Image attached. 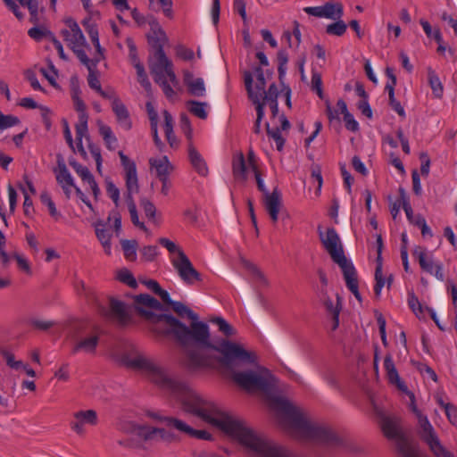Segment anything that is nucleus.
<instances>
[{
	"mask_svg": "<svg viewBox=\"0 0 457 457\" xmlns=\"http://www.w3.org/2000/svg\"><path fill=\"white\" fill-rule=\"evenodd\" d=\"M66 22L71 30L66 29L62 30V35L64 37V40L70 44L87 45L86 38L78 23L72 19H69Z\"/></svg>",
	"mask_w": 457,
	"mask_h": 457,
	"instance_id": "20",
	"label": "nucleus"
},
{
	"mask_svg": "<svg viewBox=\"0 0 457 457\" xmlns=\"http://www.w3.org/2000/svg\"><path fill=\"white\" fill-rule=\"evenodd\" d=\"M134 301L136 303V309L141 315L143 314L139 312V309L144 310L141 308V306L149 307L157 311H162L163 309L162 304L157 299L148 294H140L136 295Z\"/></svg>",
	"mask_w": 457,
	"mask_h": 457,
	"instance_id": "28",
	"label": "nucleus"
},
{
	"mask_svg": "<svg viewBox=\"0 0 457 457\" xmlns=\"http://www.w3.org/2000/svg\"><path fill=\"white\" fill-rule=\"evenodd\" d=\"M253 171L254 172V177L257 184V188L263 194V196L270 194L269 190L264 185L263 179L262 178V174L259 171L256 164H253Z\"/></svg>",
	"mask_w": 457,
	"mask_h": 457,
	"instance_id": "62",
	"label": "nucleus"
},
{
	"mask_svg": "<svg viewBox=\"0 0 457 457\" xmlns=\"http://www.w3.org/2000/svg\"><path fill=\"white\" fill-rule=\"evenodd\" d=\"M385 89L388 92L389 105L399 116L405 117V111L401 103L395 97V88L391 85H386Z\"/></svg>",
	"mask_w": 457,
	"mask_h": 457,
	"instance_id": "40",
	"label": "nucleus"
},
{
	"mask_svg": "<svg viewBox=\"0 0 457 457\" xmlns=\"http://www.w3.org/2000/svg\"><path fill=\"white\" fill-rule=\"evenodd\" d=\"M140 205L142 206L145 216L149 220H154L155 217V213H156V208H155L154 204L148 199L142 198L140 201Z\"/></svg>",
	"mask_w": 457,
	"mask_h": 457,
	"instance_id": "58",
	"label": "nucleus"
},
{
	"mask_svg": "<svg viewBox=\"0 0 457 457\" xmlns=\"http://www.w3.org/2000/svg\"><path fill=\"white\" fill-rule=\"evenodd\" d=\"M30 324L34 328L45 331L51 328L54 325V322L50 320L32 319L30 320Z\"/></svg>",
	"mask_w": 457,
	"mask_h": 457,
	"instance_id": "63",
	"label": "nucleus"
},
{
	"mask_svg": "<svg viewBox=\"0 0 457 457\" xmlns=\"http://www.w3.org/2000/svg\"><path fill=\"white\" fill-rule=\"evenodd\" d=\"M278 79L283 83L286 75L287 64L288 62V54L286 50H279L277 54Z\"/></svg>",
	"mask_w": 457,
	"mask_h": 457,
	"instance_id": "41",
	"label": "nucleus"
},
{
	"mask_svg": "<svg viewBox=\"0 0 457 457\" xmlns=\"http://www.w3.org/2000/svg\"><path fill=\"white\" fill-rule=\"evenodd\" d=\"M377 258H376V270H375V280L376 284L374 286V293L377 297H378L381 294L382 287L385 285V278L382 274V267H383V258H382V251H383V239L381 235H377Z\"/></svg>",
	"mask_w": 457,
	"mask_h": 457,
	"instance_id": "14",
	"label": "nucleus"
},
{
	"mask_svg": "<svg viewBox=\"0 0 457 457\" xmlns=\"http://www.w3.org/2000/svg\"><path fill=\"white\" fill-rule=\"evenodd\" d=\"M119 156L121 166L125 171V183L127 188L125 200L128 204V209L137 208L133 198V194L139 191L136 163L124 154L122 151L119 152Z\"/></svg>",
	"mask_w": 457,
	"mask_h": 457,
	"instance_id": "7",
	"label": "nucleus"
},
{
	"mask_svg": "<svg viewBox=\"0 0 457 457\" xmlns=\"http://www.w3.org/2000/svg\"><path fill=\"white\" fill-rule=\"evenodd\" d=\"M110 308L112 313L119 320L120 323L125 324L129 320V315L123 302L112 299L110 303Z\"/></svg>",
	"mask_w": 457,
	"mask_h": 457,
	"instance_id": "31",
	"label": "nucleus"
},
{
	"mask_svg": "<svg viewBox=\"0 0 457 457\" xmlns=\"http://www.w3.org/2000/svg\"><path fill=\"white\" fill-rule=\"evenodd\" d=\"M325 104H326V114L328 116L329 122L332 123L334 120H336L338 124H340L339 114L341 112H340L339 108L337 107V110H334L330 104L329 100H328V99L325 101Z\"/></svg>",
	"mask_w": 457,
	"mask_h": 457,
	"instance_id": "60",
	"label": "nucleus"
},
{
	"mask_svg": "<svg viewBox=\"0 0 457 457\" xmlns=\"http://www.w3.org/2000/svg\"><path fill=\"white\" fill-rule=\"evenodd\" d=\"M149 164L152 169L155 170L156 177L159 179L169 178L174 170L173 165L169 162L167 156H162V158H151L149 160Z\"/></svg>",
	"mask_w": 457,
	"mask_h": 457,
	"instance_id": "22",
	"label": "nucleus"
},
{
	"mask_svg": "<svg viewBox=\"0 0 457 457\" xmlns=\"http://www.w3.org/2000/svg\"><path fill=\"white\" fill-rule=\"evenodd\" d=\"M161 421H163L167 427L177 429L179 432L185 433L189 436L190 432L193 431V428L187 425L181 420H179L174 417H161L159 418Z\"/></svg>",
	"mask_w": 457,
	"mask_h": 457,
	"instance_id": "33",
	"label": "nucleus"
},
{
	"mask_svg": "<svg viewBox=\"0 0 457 457\" xmlns=\"http://www.w3.org/2000/svg\"><path fill=\"white\" fill-rule=\"evenodd\" d=\"M375 413L384 436L394 442L395 451L400 457H421L418 445L403 431L398 416L387 414L377 407Z\"/></svg>",
	"mask_w": 457,
	"mask_h": 457,
	"instance_id": "3",
	"label": "nucleus"
},
{
	"mask_svg": "<svg viewBox=\"0 0 457 457\" xmlns=\"http://www.w3.org/2000/svg\"><path fill=\"white\" fill-rule=\"evenodd\" d=\"M211 321L218 326L219 331L226 337L225 339L230 341L228 337L236 336L237 330L225 319L221 317H215L212 318ZM217 337H214L213 339L211 338V340L213 341ZM222 338L224 339V337Z\"/></svg>",
	"mask_w": 457,
	"mask_h": 457,
	"instance_id": "32",
	"label": "nucleus"
},
{
	"mask_svg": "<svg viewBox=\"0 0 457 457\" xmlns=\"http://www.w3.org/2000/svg\"><path fill=\"white\" fill-rule=\"evenodd\" d=\"M172 265L181 280L187 286H194L196 282H202V275L193 266L189 258L182 251H179V256L172 260Z\"/></svg>",
	"mask_w": 457,
	"mask_h": 457,
	"instance_id": "8",
	"label": "nucleus"
},
{
	"mask_svg": "<svg viewBox=\"0 0 457 457\" xmlns=\"http://www.w3.org/2000/svg\"><path fill=\"white\" fill-rule=\"evenodd\" d=\"M105 223L102 220H97L94 223L96 235L101 245H103L106 254H111V238L112 233L109 228H105Z\"/></svg>",
	"mask_w": 457,
	"mask_h": 457,
	"instance_id": "24",
	"label": "nucleus"
},
{
	"mask_svg": "<svg viewBox=\"0 0 457 457\" xmlns=\"http://www.w3.org/2000/svg\"><path fill=\"white\" fill-rule=\"evenodd\" d=\"M170 306L179 317H187L190 325L187 326L171 314H156L141 309L139 312L154 323L151 330L155 335L172 336L181 346L187 348L185 364L189 370L211 366L215 361L230 368L253 361V354L241 344L223 338L212 341L208 324L199 320L198 314L181 302L173 301Z\"/></svg>",
	"mask_w": 457,
	"mask_h": 457,
	"instance_id": "1",
	"label": "nucleus"
},
{
	"mask_svg": "<svg viewBox=\"0 0 457 457\" xmlns=\"http://www.w3.org/2000/svg\"><path fill=\"white\" fill-rule=\"evenodd\" d=\"M41 202L48 207L49 213L52 217L58 219L60 213L57 212L54 203L48 193H42L40 195Z\"/></svg>",
	"mask_w": 457,
	"mask_h": 457,
	"instance_id": "54",
	"label": "nucleus"
},
{
	"mask_svg": "<svg viewBox=\"0 0 457 457\" xmlns=\"http://www.w3.org/2000/svg\"><path fill=\"white\" fill-rule=\"evenodd\" d=\"M247 87H248V97L255 105L256 109V120L253 125V132L255 134L261 133V122L264 117V102H259V96L253 95L251 91V80L250 78L247 79Z\"/></svg>",
	"mask_w": 457,
	"mask_h": 457,
	"instance_id": "26",
	"label": "nucleus"
},
{
	"mask_svg": "<svg viewBox=\"0 0 457 457\" xmlns=\"http://www.w3.org/2000/svg\"><path fill=\"white\" fill-rule=\"evenodd\" d=\"M74 54L87 69L88 67H96L97 63L100 62L99 58L89 59L84 49H74Z\"/></svg>",
	"mask_w": 457,
	"mask_h": 457,
	"instance_id": "52",
	"label": "nucleus"
},
{
	"mask_svg": "<svg viewBox=\"0 0 457 457\" xmlns=\"http://www.w3.org/2000/svg\"><path fill=\"white\" fill-rule=\"evenodd\" d=\"M105 187L108 196L112 200L115 206L118 207L120 204V189L111 179L105 180Z\"/></svg>",
	"mask_w": 457,
	"mask_h": 457,
	"instance_id": "50",
	"label": "nucleus"
},
{
	"mask_svg": "<svg viewBox=\"0 0 457 457\" xmlns=\"http://www.w3.org/2000/svg\"><path fill=\"white\" fill-rule=\"evenodd\" d=\"M0 353H1L2 356L4 358L6 364L10 368H12L15 370H19L21 369V367H23V362L21 361H15L14 355L11 352H9L5 349H1Z\"/></svg>",
	"mask_w": 457,
	"mask_h": 457,
	"instance_id": "51",
	"label": "nucleus"
},
{
	"mask_svg": "<svg viewBox=\"0 0 457 457\" xmlns=\"http://www.w3.org/2000/svg\"><path fill=\"white\" fill-rule=\"evenodd\" d=\"M71 353L75 355L79 353H94L98 345L99 337L96 334L85 337H75Z\"/></svg>",
	"mask_w": 457,
	"mask_h": 457,
	"instance_id": "15",
	"label": "nucleus"
},
{
	"mask_svg": "<svg viewBox=\"0 0 457 457\" xmlns=\"http://www.w3.org/2000/svg\"><path fill=\"white\" fill-rule=\"evenodd\" d=\"M343 276L345 281L346 287L350 292L353 293L354 297L361 303L362 301L361 295L359 292V284L357 278V271L353 266L351 264L346 267L345 270H342Z\"/></svg>",
	"mask_w": 457,
	"mask_h": 457,
	"instance_id": "21",
	"label": "nucleus"
},
{
	"mask_svg": "<svg viewBox=\"0 0 457 457\" xmlns=\"http://www.w3.org/2000/svg\"><path fill=\"white\" fill-rule=\"evenodd\" d=\"M384 368L386 371V377H387L389 383L396 386V387L403 392L407 391V386L400 378L398 371L395 366L393 358L390 354H387L385 357Z\"/></svg>",
	"mask_w": 457,
	"mask_h": 457,
	"instance_id": "19",
	"label": "nucleus"
},
{
	"mask_svg": "<svg viewBox=\"0 0 457 457\" xmlns=\"http://www.w3.org/2000/svg\"><path fill=\"white\" fill-rule=\"evenodd\" d=\"M337 106L339 108L341 114H343L345 126L346 129L356 132L359 130V123L355 120L353 115L349 112L346 103L343 99H339L337 103Z\"/></svg>",
	"mask_w": 457,
	"mask_h": 457,
	"instance_id": "29",
	"label": "nucleus"
},
{
	"mask_svg": "<svg viewBox=\"0 0 457 457\" xmlns=\"http://www.w3.org/2000/svg\"><path fill=\"white\" fill-rule=\"evenodd\" d=\"M183 81L191 96L202 97L205 96V86L202 78H195L193 72L184 71Z\"/></svg>",
	"mask_w": 457,
	"mask_h": 457,
	"instance_id": "17",
	"label": "nucleus"
},
{
	"mask_svg": "<svg viewBox=\"0 0 457 457\" xmlns=\"http://www.w3.org/2000/svg\"><path fill=\"white\" fill-rule=\"evenodd\" d=\"M29 36L36 41H40L44 37L50 38L53 32L43 27H33L28 31Z\"/></svg>",
	"mask_w": 457,
	"mask_h": 457,
	"instance_id": "46",
	"label": "nucleus"
},
{
	"mask_svg": "<svg viewBox=\"0 0 457 457\" xmlns=\"http://www.w3.org/2000/svg\"><path fill=\"white\" fill-rule=\"evenodd\" d=\"M99 133L102 136L106 147L112 151L117 147L118 139L116 136L112 133V130L110 126L104 124L101 120L97 121Z\"/></svg>",
	"mask_w": 457,
	"mask_h": 457,
	"instance_id": "30",
	"label": "nucleus"
},
{
	"mask_svg": "<svg viewBox=\"0 0 457 457\" xmlns=\"http://www.w3.org/2000/svg\"><path fill=\"white\" fill-rule=\"evenodd\" d=\"M343 15V6L341 4L328 2L323 5V17L328 19H340Z\"/></svg>",
	"mask_w": 457,
	"mask_h": 457,
	"instance_id": "36",
	"label": "nucleus"
},
{
	"mask_svg": "<svg viewBox=\"0 0 457 457\" xmlns=\"http://www.w3.org/2000/svg\"><path fill=\"white\" fill-rule=\"evenodd\" d=\"M96 67H88V76H87V83L90 88L96 90V92L100 91L102 87L100 80L98 79V75L96 71L94 70Z\"/></svg>",
	"mask_w": 457,
	"mask_h": 457,
	"instance_id": "55",
	"label": "nucleus"
},
{
	"mask_svg": "<svg viewBox=\"0 0 457 457\" xmlns=\"http://www.w3.org/2000/svg\"><path fill=\"white\" fill-rule=\"evenodd\" d=\"M233 174L237 179H241L242 180H246V165L244 154L239 153L233 159L232 162Z\"/></svg>",
	"mask_w": 457,
	"mask_h": 457,
	"instance_id": "35",
	"label": "nucleus"
},
{
	"mask_svg": "<svg viewBox=\"0 0 457 457\" xmlns=\"http://www.w3.org/2000/svg\"><path fill=\"white\" fill-rule=\"evenodd\" d=\"M413 411L419 419L420 436L428 445L434 455L436 457H453V453L442 445L427 416H423L416 407H413Z\"/></svg>",
	"mask_w": 457,
	"mask_h": 457,
	"instance_id": "5",
	"label": "nucleus"
},
{
	"mask_svg": "<svg viewBox=\"0 0 457 457\" xmlns=\"http://www.w3.org/2000/svg\"><path fill=\"white\" fill-rule=\"evenodd\" d=\"M318 233L324 248L329 253L333 262H336L341 270H345L346 267L353 264V262L345 257L339 236L334 228H328L326 233H324L321 227L319 226Z\"/></svg>",
	"mask_w": 457,
	"mask_h": 457,
	"instance_id": "4",
	"label": "nucleus"
},
{
	"mask_svg": "<svg viewBox=\"0 0 457 457\" xmlns=\"http://www.w3.org/2000/svg\"><path fill=\"white\" fill-rule=\"evenodd\" d=\"M318 296L320 300L322 302L327 312L330 315L335 314L337 311L338 312L342 310V297L337 294V303H334L332 299L328 295V290L326 288H318Z\"/></svg>",
	"mask_w": 457,
	"mask_h": 457,
	"instance_id": "25",
	"label": "nucleus"
},
{
	"mask_svg": "<svg viewBox=\"0 0 457 457\" xmlns=\"http://www.w3.org/2000/svg\"><path fill=\"white\" fill-rule=\"evenodd\" d=\"M135 68L137 70L138 82L146 91L151 90V83L145 73L144 65L140 62H137V63H135Z\"/></svg>",
	"mask_w": 457,
	"mask_h": 457,
	"instance_id": "47",
	"label": "nucleus"
},
{
	"mask_svg": "<svg viewBox=\"0 0 457 457\" xmlns=\"http://www.w3.org/2000/svg\"><path fill=\"white\" fill-rule=\"evenodd\" d=\"M69 163L83 181H86L92 176V173L86 166H83L82 164L79 163L74 159L70 160Z\"/></svg>",
	"mask_w": 457,
	"mask_h": 457,
	"instance_id": "53",
	"label": "nucleus"
},
{
	"mask_svg": "<svg viewBox=\"0 0 457 457\" xmlns=\"http://www.w3.org/2000/svg\"><path fill=\"white\" fill-rule=\"evenodd\" d=\"M249 78L251 80V87L250 88H251L253 95L259 96V102H262L261 100H262L263 94L265 93V87H266V79H265L264 74H259V76L256 77L257 82H256L255 87L253 88V73L249 71H245L244 80H245V89L247 92H248L247 79Z\"/></svg>",
	"mask_w": 457,
	"mask_h": 457,
	"instance_id": "27",
	"label": "nucleus"
},
{
	"mask_svg": "<svg viewBox=\"0 0 457 457\" xmlns=\"http://www.w3.org/2000/svg\"><path fill=\"white\" fill-rule=\"evenodd\" d=\"M428 79L434 96L437 98L442 97L444 93V87L439 77L431 67L428 68Z\"/></svg>",
	"mask_w": 457,
	"mask_h": 457,
	"instance_id": "34",
	"label": "nucleus"
},
{
	"mask_svg": "<svg viewBox=\"0 0 457 457\" xmlns=\"http://www.w3.org/2000/svg\"><path fill=\"white\" fill-rule=\"evenodd\" d=\"M120 245L126 259L129 261L136 260L137 242L136 240L122 239Z\"/></svg>",
	"mask_w": 457,
	"mask_h": 457,
	"instance_id": "38",
	"label": "nucleus"
},
{
	"mask_svg": "<svg viewBox=\"0 0 457 457\" xmlns=\"http://www.w3.org/2000/svg\"><path fill=\"white\" fill-rule=\"evenodd\" d=\"M312 178L317 181L318 187L316 190V195H319L322 187L323 179L321 175V170L319 165H312Z\"/></svg>",
	"mask_w": 457,
	"mask_h": 457,
	"instance_id": "64",
	"label": "nucleus"
},
{
	"mask_svg": "<svg viewBox=\"0 0 457 457\" xmlns=\"http://www.w3.org/2000/svg\"><path fill=\"white\" fill-rule=\"evenodd\" d=\"M75 420L71 423V428L77 434L84 433V425H96L97 414L94 410L79 411L74 413Z\"/></svg>",
	"mask_w": 457,
	"mask_h": 457,
	"instance_id": "13",
	"label": "nucleus"
},
{
	"mask_svg": "<svg viewBox=\"0 0 457 457\" xmlns=\"http://www.w3.org/2000/svg\"><path fill=\"white\" fill-rule=\"evenodd\" d=\"M347 26L342 20H338L334 23L328 24L326 28V32L328 35H334L337 37L343 36L346 31Z\"/></svg>",
	"mask_w": 457,
	"mask_h": 457,
	"instance_id": "43",
	"label": "nucleus"
},
{
	"mask_svg": "<svg viewBox=\"0 0 457 457\" xmlns=\"http://www.w3.org/2000/svg\"><path fill=\"white\" fill-rule=\"evenodd\" d=\"M253 456L254 457H297L293 452L276 445L253 429Z\"/></svg>",
	"mask_w": 457,
	"mask_h": 457,
	"instance_id": "6",
	"label": "nucleus"
},
{
	"mask_svg": "<svg viewBox=\"0 0 457 457\" xmlns=\"http://www.w3.org/2000/svg\"><path fill=\"white\" fill-rule=\"evenodd\" d=\"M88 115H79V123L76 125V140L80 141L87 133Z\"/></svg>",
	"mask_w": 457,
	"mask_h": 457,
	"instance_id": "48",
	"label": "nucleus"
},
{
	"mask_svg": "<svg viewBox=\"0 0 457 457\" xmlns=\"http://www.w3.org/2000/svg\"><path fill=\"white\" fill-rule=\"evenodd\" d=\"M117 278L131 288H136L137 287L136 278H134L133 274L127 269L120 270L118 272Z\"/></svg>",
	"mask_w": 457,
	"mask_h": 457,
	"instance_id": "49",
	"label": "nucleus"
},
{
	"mask_svg": "<svg viewBox=\"0 0 457 457\" xmlns=\"http://www.w3.org/2000/svg\"><path fill=\"white\" fill-rule=\"evenodd\" d=\"M164 118V132L167 139H170V136H172L173 132V119L170 113L168 111L163 112Z\"/></svg>",
	"mask_w": 457,
	"mask_h": 457,
	"instance_id": "61",
	"label": "nucleus"
},
{
	"mask_svg": "<svg viewBox=\"0 0 457 457\" xmlns=\"http://www.w3.org/2000/svg\"><path fill=\"white\" fill-rule=\"evenodd\" d=\"M398 193L401 197L402 206L405 212L406 217L409 221H412V219L414 217L413 211H412V208L409 202V197L406 195L405 189L403 187H400L398 189Z\"/></svg>",
	"mask_w": 457,
	"mask_h": 457,
	"instance_id": "45",
	"label": "nucleus"
},
{
	"mask_svg": "<svg viewBox=\"0 0 457 457\" xmlns=\"http://www.w3.org/2000/svg\"><path fill=\"white\" fill-rule=\"evenodd\" d=\"M263 204L273 223L278 220V212L281 206V193L276 187L273 191L263 196Z\"/></svg>",
	"mask_w": 457,
	"mask_h": 457,
	"instance_id": "16",
	"label": "nucleus"
},
{
	"mask_svg": "<svg viewBox=\"0 0 457 457\" xmlns=\"http://www.w3.org/2000/svg\"><path fill=\"white\" fill-rule=\"evenodd\" d=\"M244 265L251 272L257 283L262 286H268V279L256 265L248 261H244Z\"/></svg>",
	"mask_w": 457,
	"mask_h": 457,
	"instance_id": "39",
	"label": "nucleus"
},
{
	"mask_svg": "<svg viewBox=\"0 0 457 457\" xmlns=\"http://www.w3.org/2000/svg\"><path fill=\"white\" fill-rule=\"evenodd\" d=\"M140 251L142 258L145 262L154 261L159 253L158 247L156 245H146L144 246Z\"/></svg>",
	"mask_w": 457,
	"mask_h": 457,
	"instance_id": "57",
	"label": "nucleus"
},
{
	"mask_svg": "<svg viewBox=\"0 0 457 457\" xmlns=\"http://www.w3.org/2000/svg\"><path fill=\"white\" fill-rule=\"evenodd\" d=\"M20 123V119L13 115H4L0 112V129H5Z\"/></svg>",
	"mask_w": 457,
	"mask_h": 457,
	"instance_id": "56",
	"label": "nucleus"
},
{
	"mask_svg": "<svg viewBox=\"0 0 457 457\" xmlns=\"http://www.w3.org/2000/svg\"><path fill=\"white\" fill-rule=\"evenodd\" d=\"M278 90L275 83H272L270 85L268 90H265V93L263 94L262 97V102H264V105L266 104V102L269 101H278Z\"/></svg>",
	"mask_w": 457,
	"mask_h": 457,
	"instance_id": "59",
	"label": "nucleus"
},
{
	"mask_svg": "<svg viewBox=\"0 0 457 457\" xmlns=\"http://www.w3.org/2000/svg\"><path fill=\"white\" fill-rule=\"evenodd\" d=\"M188 158L192 167L200 176L205 177L208 175L209 170L206 162L192 145H189L188 147Z\"/></svg>",
	"mask_w": 457,
	"mask_h": 457,
	"instance_id": "23",
	"label": "nucleus"
},
{
	"mask_svg": "<svg viewBox=\"0 0 457 457\" xmlns=\"http://www.w3.org/2000/svg\"><path fill=\"white\" fill-rule=\"evenodd\" d=\"M112 109L116 116L118 124L125 130L131 129L132 121L125 104L120 99H114V102H112Z\"/></svg>",
	"mask_w": 457,
	"mask_h": 457,
	"instance_id": "18",
	"label": "nucleus"
},
{
	"mask_svg": "<svg viewBox=\"0 0 457 457\" xmlns=\"http://www.w3.org/2000/svg\"><path fill=\"white\" fill-rule=\"evenodd\" d=\"M155 52L154 60L149 62V69L154 81H160L165 78V72L169 67H172V62L166 56L162 45L157 40L154 44Z\"/></svg>",
	"mask_w": 457,
	"mask_h": 457,
	"instance_id": "10",
	"label": "nucleus"
},
{
	"mask_svg": "<svg viewBox=\"0 0 457 457\" xmlns=\"http://www.w3.org/2000/svg\"><path fill=\"white\" fill-rule=\"evenodd\" d=\"M412 254L418 259L419 264L423 271L435 276L440 281L445 280L443 263L435 262L431 256L427 254L426 249L417 246L413 250Z\"/></svg>",
	"mask_w": 457,
	"mask_h": 457,
	"instance_id": "11",
	"label": "nucleus"
},
{
	"mask_svg": "<svg viewBox=\"0 0 457 457\" xmlns=\"http://www.w3.org/2000/svg\"><path fill=\"white\" fill-rule=\"evenodd\" d=\"M187 104L188 106L189 112L194 114L195 116L204 120L207 118V112L205 110V107L207 106L206 103L204 102H198L195 100H189L187 102Z\"/></svg>",
	"mask_w": 457,
	"mask_h": 457,
	"instance_id": "37",
	"label": "nucleus"
},
{
	"mask_svg": "<svg viewBox=\"0 0 457 457\" xmlns=\"http://www.w3.org/2000/svg\"><path fill=\"white\" fill-rule=\"evenodd\" d=\"M408 305L418 318H420L426 310L413 292L408 293Z\"/></svg>",
	"mask_w": 457,
	"mask_h": 457,
	"instance_id": "44",
	"label": "nucleus"
},
{
	"mask_svg": "<svg viewBox=\"0 0 457 457\" xmlns=\"http://www.w3.org/2000/svg\"><path fill=\"white\" fill-rule=\"evenodd\" d=\"M253 354V361L239 362L233 367H228L215 361L211 366L201 369H210L219 364L232 372L233 380L242 388L249 392H261L271 402V405L280 412L288 426L298 432L303 439L312 441L332 449H340L347 453L358 454L361 452L353 440L337 434L328 427L310 422L301 411L284 397L275 396L277 379L269 370L262 368L258 370H247L237 371V369L256 363V355L253 352L246 350Z\"/></svg>",
	"mask_w": 457,
	"mask_h": 457,
	"instance_id": "2",
	"label": "nucleus"
},
{
	"mask_svg": "<svg viewBox=\"0 0 457 457\" xmlns=\"http://www.w3.org/2000/svg\"><path fill=\"white\" fill-rule=\"evenodd\" d=\"M266 130L267 135L273 138L276 142L277 150L281 152L283 150L284 145H285V138L282 137L280 133L279 128L270 129V124L266 123Z\"/></svg>",
	"mask_w": 457,
	"mask_h": 457,
	"instance_id": "42",
	"label": "nucleus"
},
{
	"mask_svg": "<svg viewBox=\"0 0 457 457\" xmlns=\"http://www.w3.org/2000/svg\"><path fill=\"white\" fill-rule=\"evenodd\" d=\"M132 432L144 441H162L167 444L179 441L177 435L162 428L137 425L133 427Z\"/></svg>",
	"mask_w": 457,
	"mask_h": 457,
	"instance_id": "9",
	"label": "nucleus"
},
{
	"mask_svg": "<svg viewBox=\"0 0 457 457\" xmlns=\"http://www.w3.org/2000/svg\"><path fill=\"white\" fill-rule=\"evenodd\" d=\"M57 166L53 170L59 186L63 190L67 198L71 197V188L76 187L74 179L67 169L64 159L62 154L56 156Z\"/></svg>",
	"mask_w": 457,
	"mask_h": 457,
	"instance_id": "12",
	"label": "nucleus"
}]
</instances>
